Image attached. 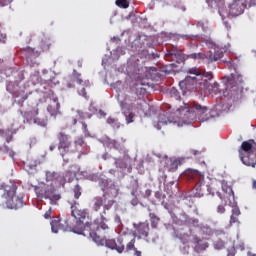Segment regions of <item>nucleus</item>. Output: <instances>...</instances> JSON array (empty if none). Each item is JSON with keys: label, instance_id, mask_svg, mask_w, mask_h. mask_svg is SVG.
Returning <instances> with one entry per match:
<instances>
[{"label": "nucleus", "instance_id": "a19ab883", "mask_svg": "<svg viewBox=\"0 0 256 256\" xmlns=\"http://www.w3.org/2000/svg\"><path fill=\"white\" fill-rule=\"evenodd\" d=\"M162 7H171L176 5L177 0H161Z\"/></svg>", "mask_w": 256, "mask_h": 256}, {"label": "nucleus", "instance_id": "864d4df0", "mask_svg": "<svg viewBox=\"0 0 256 256\" xmlns=\"http://www.w3.org/2000/svg\"><path fill=\"white\" fill-rule=\"evenodd\" d=\"M44 217L46 219H51V208H49V210L45 212Z\"/></svg>", "mask_w": 256, "mask_h": 256}, {"label": "nucleus", "instance_id": "052dcab7", "mask_svg": "<svg viewBox=\"0 0 256 256\" xmlns=\"http://www.w3.org/2000/svg\"><path fill=\"white\" fill-rule=\"evenodd\" d=\"M72 125H77V118H72Z\"/></svg>", "mask_w": 256, "mask_h": 256}, {"label": "nucleus", "instance_id": "0eeeda50", "mask_svg": "<svg viewBox=\"0 0 256 256\" xmlns=\"http://www.w3.org/2000/svg\"><path fill=\"white\" fill-rule=\"evenodd\" d=\"M35 191L39 199H49L52 204L61 199V194L57 193V189L53 186L37 187Z\"/></svg>", "mask_w": 256, "mask_h": 256}, {"label": "nucleus", "instance_id": "a878e982", "mask_svg": "<svg viewBox=\"0 0 256 256\" xmlns=\"http://www.w3.org/2000/svg\"><path fill=\"white\" fill-rule=\"evenodd\" d=\"M239 215H241V210H239V207H233L232 215L230 216L231 225H233V223H237L239 221V219H238Z\"/></svg>", "mask_w": 256, "mask_h": 256}, {"label": "nucleus", "instance_id": "393cba45", "mask_svg": "<svg viewBox=\"0 0 256 256\" xmlns=\"http://www.w3.org/2000/svg\"><path fill=\"white\" fill-rule=\"evenodd\" d=\"M129 251H134L135 256H143L141 250H138L137 247H135V238L126 245V253H129Z\"/></svg>", "mask_w": 256, "mask_h": 256}, {"label": "nucleus", "instance_id": "5701e85b", "mask_svg": "<svg viewBox=\"0 0 256 256\" xmlns=\"http://www.w3.org/2000/svg\"><path fill=\"white\" fill-rule=\"evenodd\" d=\"M39 115V109H32L30 111L24 112L23 117L26 123H31L34 121L35 117Z\"/></svg>", "mask_w": 256, "mask_h": 256}, {"label": "nucleus", "instance_id": "f704fd0d", "mask_svg": "<svg viewBox=\"0 0 256 256\" xmlns=\"http://www.w3.org/2000/svg\"><path fill=\"white\" fill-rule=\"evenodd\" d=\"M180 39H184L185 41H195V39H199V35H193V34L180 35Z\"/></svg>", "mask_w": 256, "mask_h": 256}, {"label": "nucleus", "instance_id": "603ef678", "mask_svg": "<svg viewBox=\"0 0 256 256\" xmlns=\"http://www.w3.org/2000/svg\"><path fill=\"white\" fill-rule=\"evenodd\" d=\"M12 2H13V0H0V5L2 7H5V6L9 5V3H12Z\"/></svg>", "mask_w": 256, "mask_h": 256}, {"label": "nucleus", "instance_id": "72a5a7b5", "mask_svg": "<svg viewBox=\"0 0 256 256\" xmlns=\"http://www.w3.org/2000/svg\"><path fill=\"white\" fill-rule=\"evenodd\" d=\"M117 7H120L121 9H128L129 7V1L128 0H116Z\"/></svg>", "mask_w": 256, "mask_h": 256}, {"label": "nucleus", "instance_id": "39448f33", "mask_svg": "<svg viewBox=\"0 0 256 256\" xmlns=\"http://www.w3.org/2000/svg\"><path fill=\"white\" fill-rule=\"evenodd\" d=\"M113 205H115V201L113 199H108L107 195L103 194L102 196H96L92 199L91 209L97 213L101 211V207H103V214H100V217L101 215L104 217Z\"/></svg>", "mask_w": 256, "mask_h": 256}, {"label": "nucleus", "instance_id": "4c0bfd02", "mask_svg": "<svg viewBox=\"0 0 256 256\" xmlns=\"http://www.w3.org/2000/svg\"><path fill=\"white\" fill-rule=\"evenodd\" d=\"M56 183H58V185H62V187H65V183H67V178L65 177V175L58 174L56 178Z\"/></svg>", "mask_w": 256, "mask_h": 256}, {"label": "nucleus", "instance_id": "20e7f679", "mask_svg": "<svg viewBox=\"0 0 256 256\" xmlns=\"http://www.w3.org/2000/svg\"><path fill=\"white\" fill-rule=\"evenodd\" d=\"M180 113L184 112V115L188 114V118L192 121L198 117L199 121L201 123H205V121H208L209 117H207V107L201 106V104H197L195 102L189 104L184 103V106H181L177 109Z\"/></svg>", "mask_w": 256, "mask_h": 256}, {"label": "nucleus", "instance_id": "a211bd4d", "mask_svg": "<svg viewBox=\"0 0 256 256\" xmlns=\"http://www.w3.org/2000/svg\"><path fill=\"white\" fill-rule=\"evenodd\" d=\"M8 209H21L25 205L23 198H19L16 194L6 200Z\"/></svg>", "mask_w": 256, "mask_h": 256}, {"label": "nucleus", "instance_id": "5fc2aeb1", "mask_svg": "<svg viewBox=\"0 0 256 256\" xmlns=\"http://www.w3.org/2000/svg\"><path fill=\"white\" fill-rule=\"evenodd\" d=\"M246 3L251 7V5H256V0H245Z\"/></svg>", "mask_w": 256, "mask_h": 256}, {"label": "nucleus", "instance_id": "ddd939ff", "mask_svg": "<svg viewBox=\"0 0 256 256\" xmlns=\"http://www.w3.org/2000/svg\"><path fill=\"white\" fill-rule=\"evenodd\" d=\"M185 175L189 181H195L196 191H199V189H201V185L205 183V176L197 170H187Z\"/></svg>", "mask_w": 256, "mask_h": 256}, {"label": "nucleus", "instance_id": "13d9d810", "mask_svg": "<svg viewBox=\"0 0 256 256\" xmlns=\"http://www.w3.org/2000/svg\"><path fill=\"white\" fill-rule=\"evenodd\" d=\"M56 146L54 144H51L49 146L50 151H55Z\"/></svg>", "mask_w": 256, "mask_h": 256}, {"label": "nucleus", "instance_id": "7ed1b4c3", "mask_svg": "<svg viewBox=\"0 0 256 256\" xmlns=\"http://www.w3.org/2000/svg\"><path fill=\"white\" fill-rule=\"evenodd\" d=\"M71 209V215L76 219V225L72 228L73 233L87 237L91 231H96L97 227H99L97 219L94 223H91L89 222V213L86 212V210L74 208L73 205L71 206Z\"/></svg>", "mask_w": 256, "mask_h": 256}, {"label": "nucleus", "instance_id": "c756f323", "mask_svg": "<svg viewBox=\"0 0 256 256\" xmlns=\"http://www.w3.org/2000/svg\"><path fill=\"white\" fill-rule=\"evenodd\" d=\"M169 95L172 99H175L176 101L181 100V93L179 92V90H177V88L172 87L169 91Z\"/></svg>", "mask_w": 256, "mask_h": 256}, {"label": "nucleus", "instance_id": "4d7b16f0", "mask_svg": "<svg viewBox=\"0 0 256 256\" xmlns=\"http://www.w3.org/2000/svg\"><path fill=\"white\" fill-rule=\"evenodd\" d=\"M22 51H28V53H33V49L31 47L23 48Z\"/></svg>", "mask_w": 256, "mask_h": 256}, {"label": "nucleus", "instance_id": "aec40b11", "mask_svg": "<svg viewBox=\"0 0 256 256\" xmlns=\"http://www.w3.org/2000/svg\"><path fill=\"white\" fill-rule=\"evenodd\" d=\"M163 162L165 163L166 169H168V171L171 173H174L176 169H179V165L181 164L179 160H173L171 158H165Z\"/></svg>", "mask_w": 256, "mask_h": 256}, {"label": "nucleus", "instance_id": "e2e57ef3", "mask_svg": "<svg viewBox=\"0 0 256 256\" xmlns=\"http://www.w3.org/2000/svg\"><path fill=\"white\" fill-rule=\"evenodd\" d=\"M67 87H69V89H71V88L75 87V84L68 83V84H67Z\"/></svg>", "mask_w": 256, "mask_h": 256}, {"label": "nucleus", "instance_id": "680f3d73", "mask_svg": "<svg viewBox=\"0 0 256 256\" xmlns=\"http://www.w3.org/2000/svg\"><path fill=\"white\" fill-rule=\"evenodd\" d=\"M77 65H78V67H83V61L79 60V61L77 62Z\"/></svg>", "mask_w": 256, "mask_h": 256}, {"label": "nucleus", "instance_id": "f8f14e48", "mask_svg": "<svg viewBox=\"0 0 256 256\" xmlns=\"http://www.w3.org/2000/svg\"><path fill=\"white\" fill-rule=\"evenodd\" d=\"M73 81L78 85L77 87L78 94L81 95L82 97H85V99H87V92L85 91V89L89 87V80L81 79V73L77 72V70H74Z\"/></svg>", "mask_w": 256, "mask_h": 256}, {"label": "nucleus", "instance_id": "c9c22d12", "mask_svg": "<svg viewBox=\"0 0 256 256\" xmlns=\"http://www.w3.org/2000/svg\"><path fill=\"white\" fill-rule=\"evenodd\" d=\"M64 177L66 178V182L71 183L73 179H75V173L71 170L65 172Z\"/></svg>", "mask_w": 256, "mask_h": 256}, {"label": "nucleus", "instance_id": "c03bdc74", "mask_svg": "<svg viewBox=\"0 0 256 256\" xmlns=\"http://www.w3.org/2000/svg\"><path fill=\"white\" fill-rule=\"evenodd\" d=\"M215 249H224L225 248V242H223L222 240L217 241L214 244Z\"/></svg>", "mask_w": 256, "mask_h": 256}, {"label": "nucleus", "instance_id": "8fccbe9b", "mask_svg": "<svg viewBox=\"0 0 256 256\" xmlns=\"http://www.w3.org/2000/svg\"><path fill=\"white\" fill-rule=\"evenodd\" d=\"M0 43H7V34H3L0 32Z\"/></svg>", "mask_w": 256, "mask_h": 256}, {"label": "nucleus", "instance_id": "ea45409f", "mask_svg": "<svg viewBox=\"0 0 256 256\" xmlns=\"http://www.w3.org/2000/svg\"><path fill=\"white\" fill-rule=\"evenodd\" d=\"M73 193L75 199H79L81 197V186L79 184H76L73 188Z\"/></svg>", "mask_w": 256, "mask_h": 256}, {"label": "nucleus", "instance_id": "e433bc0d", "mask_svg": "<svg viewBox=\"0 0 256 256\" xmlns=\"http://www.w3.org/2000/svg\"><path fill=\"white\" fill-rule=\"evenodd\" d=\"M107 123L109 125H112V127H114V129H119L120 125H119V120L115 119V118H111L109 117L107 119Z\"/></svg>", "mask_w": 256, "mask_h": 256}, {"label": "nucleus", "instance_id": "412c9836", "mask_svg": "<svg viewBox=\"0 0 256 256\" xmlns=\"http://www.w3.org/2000/svg\"><path fill=\"white\" fill-rule=\"evenodd\" d=\"M59 109H61V105L59 104V102H57V100H54L53 103L49 104L47 107V111L52 117H56V115H59Z\"/></svg>", "mask_w": 256, "mask_h": 256}, {"label": "nucleus", "instance_id": "f257e3e1", "mask_svg": "<svg viewBox=\"0 0 256 256\" xmlns=\"http://www.w3.org/2000/svg\"><path fill=\"white\" fill-rule=\"evenodd\" d=\"M190 75L187 76L184 80L179 83L180 89L183 93H187V91H193V89H201L204 93H209L217 95V93H221V88L219 83L213 81V73L212 72H203V70L198 68H191L189 70Z\"/></svg>", "mask_w": 256, "mask_h": 256}, {"label": "nucleus", "instance_id": "c85d7f7f", "mask_svg": "<svg viewBox=\"0 0 256 256\" xmlns=\"http://www.w3.org/2000/svg\"><path fill=\"white\" fill-rule=\"evenodd\" d=\"M241 151H244V153L249 155L251 151H253V144H251L249 141H244L241 145Z\"/></svg>", "mask_w": 256, "mask_h": 256}, {"label": "nucleus", "instance_id": "338daca9", "mask_svg": "<svg viewBox=\"0 0 256 256\" xmlns=\"http://www.w3.org/2000/svg\"><path fill=\"white\" fill-rule=\"evenodd\" d=\"M252 187H253V189H256V180L253 181Z\"/></svg>", "mask_w": 256, "mask_h": 256}, {"label": "nucleus", "instance_id": "1a4fd4ad", "mask_svg": "<svg viewBox=\"0 0 256 256\" xmlns=\"http://www.w3.org/2000/svg\"><path fill=\"white\" fill-rule=\"evenodd\" d=\"M190 59H202L207 65H211L214 61H219V59H223V51L219 49H214L210 51V55H207L203 52L200 53H192L189 55Z\"/></svg>", "mask_w": 256, "mask_h": 256}, {"label": "nucleus", "instance_id": "f03ea898", "mask_svg": "<svg viewBox=\"0 0 256 256\" xmlns=\"http://www.w3.org/2000/svg\"><path fill=\"white\" fill-rule=\"evenodd\" d=\"M96 223H98L96 231L89 232V237L94 241V243L105 246L108 249H115L118 253H123L125 251V245H123V241L115 239H106L104 237L105 232L109 230V226L107 223V218L101 215L100 218L96 219Z\"/></svg>", "mask_w": 256, "mask_h": 256}, {"label": "nucleus", "instance_id": "de8ad7c7", "mask_svg": "<svg viewBox=\"0 0 256 256\" xmlns=\"http://www.w3.org/2000/svg\"><path fill=\"white\" fill-rule=\"evenodd\" d=\"M239 153H240V159H241L242 163H244V165H247L249 167V165H251V164L247 163L248 157H244L243 153L241 152V150L239 151Z\"/></svg>", "mask_w": 256, "mask_h": 256}, {"label": "nucleus", "instance_id": "4468645a", "mask_svg": "<svg viewBox=\"0 0 256 256\" xmlns=\"http://www.w3.org/2000/svg\"><path fill=\"white\" fill-rule=\"evenodd\" d=\"M134 227L135 236L138 237V239H147V237H149V223L141 222L134 225Z\"/></svg>", "mask_w": 256, "mask_h": 256}, {"label": "nucleus", "instance_id": "7c9ffc66", "mask_svg": "<svg viewBox=\"0 0 256 256\" xmlns=\"http://www.w3.org/2000/svg\"><path fill=\"white\" fill-rule=\"evenodd\" d=\"M147 107H149V104H147V101H145L143 99L138 100V102L136 104V109L145 113V109H147Z\"/></svg>", "mask_w": 256, "mask_h": 256}, {"label": "nucleus", "instance_id": "b1692460", "mask_svg": "<svg viewBox=\"0 0 256 256\" xmlns=\"http://www.w3.org/2000/svg\"><path fill=\"white\" fill-rule=\"evenodd\" d=\"M168 123H173V121L169 119L166 114H159L158 122L155 127L156 129L160 130L162 125H168Z\"/></svg>", "mask_w": 256, "mask_h": 256}, {"label": "nucleus", "instance_id": "bf43d9fd", "mask_svg": "<svg viewBox=\"0 0 256 256\" xmlns=\"http://www.w3.org/2000/svg\"><path fill=\"white\" fill-rule=\"evenodd\" d=\"M192 153H193L194 155H201V152L198 151V150H192Z\"/></svg>", "mask_w": 256, "mask_h": 256}, {"label": "nucleus", "instance_id": "09e8293b", "mask_svg": "<svg viewBox=\"0 0 256 256\" xmlns=\"http://www.w3.org/2000/svg\"><path fill=\"white\" fill-rule=\"evenodd\" d=\"M85 144V140H83V138H78L76 141H75V145H79V147H83V145Z\"/></svg>", "mask_w": 256, "mask_h": 256}, {"label": "nucleus", "instance_id": "9d476101", "mask_svg": "<svg viewBox=\"0 0 256 256\" xmlns=\"http://www.w3.org/2000/svg\"><path fill=\"white\" fill-rule=\"evenodd\" d=\"M245 9H247V4L241 0H233L228 5V11L231 17H239V15H243Z\"/></svg>", "mask_w": 256, "mask_h": 256}, {"label": "nucleus", "instance_id": "473e14b6", "mask_svg": "<svg viewBox=\"0 0 256 256\" xmlns=\"http://www.w3.org/2000/svg\"><path fill=\"white\" fill-rule=\"evenodd\" d=\"M33 123L40 127H47V119L39 118L38 116L34 117Z\"/></svg>", "mask_w": 256, "mask_h": 256}, {"label": "nucleus", "instance_id": "774afa93", "mask_svg": "<svg viewBox=\"0 0 256 256\" xmlns=\"http://www.w3.org/2000/svg\"><path fill=\"white\" fill-rule=\"evenodd\" d=\"M254 55H255V57H256V50L254 51Z\"/></svg>", "mask_w": 256, "mask_h": 256}, {"label": "nucleus", "instance_id": "6e6d98bb", "mask_svg": "<svg viewBox=\"0 0 256 256\" xmlns=\"http://www.w3.org/2000/svg\"><path fill=\"white\" fill-rule=\"evenodd\" d=\"M133 187L136 189V191L139 189V182L137 180H134Z\"/></svg>", "mask_w": 256, "mask_h": 256}, {"label": "nucleus", "instance_id": "9b49d317", "mask_svg": "<svg viewBox=\"0 0 256 256\" xmlns=\"http://www.w3.org/2000/svg\"><path fill=\"white\" fill-rule=\"evenodd\" d=\"M0 191L2 192V197L7 201L17 194V184L13 181L4 182L0 185Z\"/></svg>", "mask_w": 256, "mask_h": 256}, {"label": "nucleus", "instance_id": "6e6552de", "mask_svg": "<svg viewBox=\"0 0 256 256\" xmlns=\"http://www.w3.org/2000/svg\"><path fill=\"white\" fill-rule=\"evenodd\" d=\"M222 84L226 91H239V87L243 85V75L239 73L231 74L222 78Z\"/></svg>", "mask_w": 256, "mask_h": 256}, {"label": "nucleus", "instance_id": "3c124183", "mask_svg": "<svg viewBox=\"0 0 256 256\" xmlns=\"http://www.w3.org/2000/svg\"><path fill=\"white\" fill-rule=\"evenodd\" d=\"M217 213H219L220 215H223V213H225V206L219 205L217 207Z\"/></svg>", "mask_w": 256, "mask_h": 256}, {"label": "nucleus", "instance_id": "2f4dec72", "mask_svg": "<svg viewBox=\"0 0 256 256\" xmlns=\"http://www.w3.org/2000/svg\"><path fill=\"white\" fill-rule=\"evenodd\" d=\"M58 175H59V173H57V172L48 171V172H46V181H52V182L56 183Z\"/></svg>", "mask_w": 256, "mask_h": 256}, {"label": "nucleus", "instance_id": "6ab92c4d", "mask_svg": "<svg viewBox=\"0 0 256 256\" xmlns=\"http://www.w3.org/2000/svg\"><path fill=\"white\" fill-rule=\"evenodd\" d=\"M218 196L220 199L224 202V205H232L233 201H235V193L233 192V188L228 187L226 189V192L221 195V193H218Z\"/></svg>", "mask_w": 256, "mask_h": 256}, {"label": "nucleus", "instance_id": "4be33fe9", "mask_svg": "<svg viewBox=\"0 0 256 256\" xmlns=\"http://www.w3.org/2000/svg\"><path fill=\"white\" fill-rule=\"evenodd\" d=\"M53 45V40L49 36H44L40 42V48L42 51H49Z\"/></svg>", "mask_w": 256, "mask_h": 256}, {"label": "nucleus", "instance_id": "dca6fc26", "mask_svg": "<svg viewBox=\"0 0 256 256\" xmlns=\"http://www.w3.org/2000/svg\"><path fill=\"white\" fill-rule=\"evenodd\" d=\"M66 225H63L61 223V219L56 218L51 221V229L53 233H59V231H73V227L68 224L67 221H65Z\"/></svg>", "mask_w": 256, "mask_h": 256}, {"label": "nucleus", "instance_id": "69168bd1", "mask_svg": "<svg viewBox=\"0 0 256 256\" xmlns=\"http://www.w3.org/2000/svg\"><path fill=\"white\" fill-rule=\"evenodd\" d=\"M213 1L214 0H206V3H208V5H213Z\"/></svg>", "mask_w": 256, "mask_h": 256}, {"label": "nucleus", "instance_id": "79ce46f5", "mask_svg": "<svg viewBox=\"0 0 256 256\" xmlns=\"http://www.w3.org/2000/svg\"><path fill=\"white\" fill-rule=\"evenodd\" d=\"M77 115H78L79 119H91V117H92L91 114L85 113V112H83L81 110L77 111Z\"/></svg>", "mask_w": 256, "mask_h": 256}, {"label": "nucleus", "instance_id": "49530a36", "mask_svg": "<svg viewBox=\"0 0 256 256\" xmlns=\"http://www.w3.org/2000/svg\"><path fill=\"white\" fill-rule=\"evenodd\" d=\"M37 165H39V161H37V160H32V161H30V162L28 163V167H29L30 169H35V167H37Z\"/></svg>", "mask_w": 256, "mask_h": 256}, {"label": "nucleus", "instance_id": "bb28decb", "mask_svg": "<svg viewBox=\"0 0 256 256\" xmlns=\"http://www.w3.org/2000/svg\"><path fill=\"white\" fill-rule=\"evenodd\" d=\"M184 225H192L193 227H199V219L189 218L187 214L183 215Z\"/></svg>", "mask_w": 256, "mask_h": 256}, {"label": "nucleus", "instance_id": "423d86ee", "mask_svg": "<svg viewBox=\"0 0 256 256\" xmlns=\"http://www.w3.org/2000/svg\"><path fill=\"white\" fill-rule=\"evenodd\" d=\"M58 143V151L63 158V161L69 163V158H65V155H69L71 153V136L67 135L65 132H59L57 134Z\"/></svg>", "mask_w": 256, "mask_h": 256}, {"label": "nucleus", "instance_id": "f3484780", "mask_svg": "<svg viewBox=\"0 0 256 256\" xmlns=\"http://www.w3.org/2000/svg\"><path fill=\"white\" fill-rule=\"evenodd\" d=\"M192 243H193L194 251H196V253H201V251H206L209 248V242L197 236L193 237Z\"/></svg>", "mask_w": 256, "mask_h": 256}, {"label": "nucleus", "instance_id": "cd10ccee", "mask_svg": "<svg viewBox=\"0 0 256 256\" xmlns=\"http://www.w3.org/2000/svg\"><path fill=\"white\" fill-rule=\"evenodd\" d=\"M150 221H151V227L153 229H157V225H159V221H161V218L157 216L155 213L150 212L149 213Z\"/></svg>", "mask_w": 256, "mask_h": 256}, {"label": "nucleus", "instance_id": "58836bf2", "mask_svg": "<svg viewBox=\"0 0 256 256\" xmlns=\"http://www.w3.org/2000/svg\"><path fill=\"white\" fill-rule=\"evenodd\" d=\"M115 165L118 167V169H124V167H127V164H125V160L121 158L115 159Z\"/></svg>", "mask_w": 256, "mask_h": 256}, {"label": "nucleus", "instance_id": "2eb2a0df", "mask_svg": "<svg viewBox=\"0 0 256 256\" xmlns=\"http://www.w3.org/2000/svg\"><path fill=\"white\" fill-rule=\"evenodd\" d=\"M166 59H168V61H175L176 63H183V61H185L183 52L177 49V47H173L172 49L168 50Z\"/></svg>", "mask_w": 256, "mask_h": 256}, {"label": "nucleus", "instance_id": "37998d69", "mask_svg": "<svg viewBox=\"0 0 256 256\" xmlns=\"http://www.w3.org/2000/svg\"><path fill=\"white\" fill-rule=\"evenodd\" d=\"M82 131L85 137H91V133L89 132V128L87 127V123L82 122Z\"/></svg>", "mask_w": 256, "mask_h": 256}, {"label": "nucleus", "instance_id": "a18cd8bd", "mask_svg": "<svg viewBox=\"0 0 256 256\" xmlns=\"http://www.w3.org/2000/svg\"><path fill=\"white\" fill-rule=\"evenodd\" d=\"M135 118V114L133 112H130L128 115H126V123L129 125V123H133V119Z\"/></svg>", "mask_w": 256, "mask_h": 256}, {"label": "nucleus", "instance_id": "0e129e2a", "mask_svg": "<svg viewBox=\"0 0 256 256\" xmlns=\"http://www.w3.org/2000/svg\"><path fill=\"white\" fill-rule=\"evenodd\" d=\"M202 229H206L207 233H211V228L209 227H203Z\"/></svg>", "mask_w": 256, "mask_h": 256}]
</instances>
